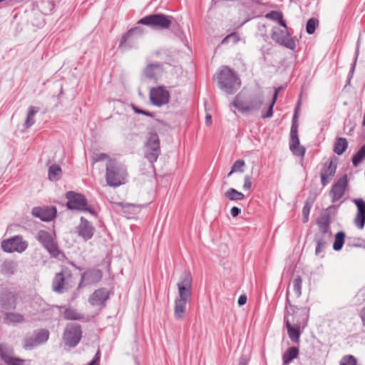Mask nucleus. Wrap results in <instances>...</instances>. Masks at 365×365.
<instances>
[{
	"label": "nucleus",
	"instance_id": "obj_6",
	"mask_svg": "<svg viewBox=\"0 0 365 365\" xmlns=\"http://www.w3.org/2000/svg\"><path fill=\"white\" fill-rule=\"evenodd\" d=\"M66 198L68 200L66 205L69 210L86 211L92 215L94 214V212L89 207L86 199L82 194L69 191L66 193Z\"/></svg>",
	"mask_w": 365,
	"mask_h": 365
},
{
	"label": "nucleus",
	"instance_id": "obj_32",
	"mask_svg": "<svg viewBox=\"0 0 365 365\" xmlns=\"http://www.w3.org/2000/svg\"><path fill=\"white\" fill-rule=\"evenodd\" d=\"M62 174L61 168L59 165L53 164L48 168V178L50 180H58Z\"/></svg>",
	"mask_w": 365,
	"mask_h": 365
},
{
	"label": "nucleus",
	"instance_id": "obj_31",
	"mask_svg": "<svg viewBox=\"0 0 365 365\" xmlns=\"http://www.w3.org/2000/svg\"><path fill=\"white\" fill-rule=\"evenodd\" d=\"M160 71L159 64L148 65L144 70V75L148 78H156Z\"/></svg>",
	"mask_w": 365,
	"mask_h": 365
},
{
	"label": "nucleus",
	"instance_id": "obj_62",
	"mask_svg": "<svg viewBox=\"0 0 365 365\" xmlns=\"http://www.w3.org/2000/svg\"><path fill=\"white\" fill-rule=\"evenodd\" d=\"M235 171H232V169L231 168L230 172L227 174V177H230Z\"/></svg>",
	"mask_w": 365,
	"mask_h": 365
},
{
	"label": "nucleus",
	"instance_id": "obj_51",
	"mask_svg": "<svg viewBox=\"0 0 365 365\" xmlns=\"http://www.w3.org/2000/svg\"><path fill=\"white\" fill-rule=\"evenodd\" d=\"M131 36V31H128L121 39L120 42L119 47L123 48L125 46L127 41L129 39V38Z\"/></svg>",
	"mask_w": 365,
	"mask_h": 365
},
{
	"label": "nucleus",
	"instance_id": "obj_25",
	"mask_svg": "<svg viewBox=\"0 0 365 365\" xmlns=\"http://www.w3.org/2000/svg\"><path fill=\"white\" fill-rule=\"evenodd\" d=\"M331 237V232H321L319 231L315 236V241L317 242V247L315 250L316 255H319L321 251L326 247L328 242Z\"/></svg>",
	"mask_w": 365,
	"mask_h": 365
},
{
	"label": "nucleus",
	"instance_id": "obj_38",
	"mask_svg": "<svg viewBox=\"0 0 365 365\" xmlns=\"http://www.w3.org/2000/svg\"><path fill=\"white\" fill-rule=\"evenodd\" d=\"M34 336L36 338V341L39 344L46 342L49 337V331L46 329H42L34 331Z\"/></svg>",
	"mask_w": 365,
	"mask_h": 365
},
{
	"label": "nucleus",
	"instance_id": "obj_14",
	"mask_svg": "<svg viewBox=\"0 0 365 365\" xmlns=\"http://www.w3.org/2000/svg\"><path fill=\"white\" fill-rule=\"evenodd\" d=\"M36 239L52 257H58L61 254L57 245L53 242L51 235L48 232L45 230L39 231L36 235Z\"/></svg>",
	"mask_w": 365,
	"mask_h": 365
},
{
	"label": "nucleus",
	"instance_id": "obj_22",
	"mask_svg": "<svg viewBox=\"0 0 365 365\" xmlns=\"http://www.w3.org/2000/svg\"><path fill=\"white\" fill-rule=\"evenodd\" d=\"M34 216L38 217L42 221L48 222L52 220L56 215V210L54 207H34L32 210Z\"/></svg>",
	"mask_w": 365,
	"mask_h": 365
},
{
	"label": "nucleus",
	"instance_id": "obj_58",
	"mask_svg": "<svg viewBox=\"0 0 365 365\" xmlns=\"http://www.w3.org/2000/svg\"><path fill=\"white\" fill-rule=\"evenodd\" d=\"M314 197H309L305 202V204H310V207L312 208V205L314 203Z\"/></svg>",
	"mask_w": 365,
	"mask_h": 365
},
{
	"label": "nucleus",
	"instance_id": "obj_12",
	"mask_svg": "<svg viewBox=\"0 0 365 365\" xmlns=\"http://www.w3.org/2000/svg\"><path fill=\"white\" fill-rule=\"evenodd\" d=\"M286 29L287 28L281 29L279 27H274L271 35L272 38L279 44L291 50H294L296 47L295 41L291 37Z\"/></svg>",
	"mask_w": 365,
	"mask_h": 365
},
{
	"label": "nucleus",
	"instance_id": "obj_15",
	"mask_svg": "<svg viewBox=\"0 0 365 365\" xmlns=\"http://www.w3.org/2000/svg\"><path fill=\"white\" fill-rule=\"evenodd\" d=\"M28 247V243L20 236H14L10 239L4 240L1 242V248L6 252H22Z\"/></svg>",
	"mask_w": 365,
	"mask_h": 365
},
{
	"label": "nucleus",
	"instance_id": "obj_57",
	"mask_svg": "<svg viewBox=\"0 0 365 365\" xmlns=\"http://www.w3.org/2000/svg\"><path fill=\"white\" fill-rule=\"evenodd\" d=\"M360 317L361 318V320H362L364 324H365V307L361 309V313H360Z\"/></svg>",
	"mask_w": 365,
	"mask_h": 365
},
{
	"label": "nucleus",
	"instance_id": "obj_34",
	"mask_svg": "<svg viewBox=\"0 0 365 365\" xmlns=\"http://www.w3.org/2000/svg\"><path fill=\"white\" fill-rule=\"evenodd\" d=\"M63 317L66 320H80L83 316L74 309L67 308L64 311Z\"/></svg>",
	"mask_w": 365,
	"mask_h": 365
},
{
	"label": "nucleus",
	"instance_id": "obj_35",
	"mask_svg": "<svg viewBox=\"0 0 365 365\" xmlns=\"http://www.w3.org/2000/svg\"><path fill=\"white\" fill-rule=\"evenodd\" d=\"M225 197L230 200H241L245 197L242 192L237 191L234 188H230L225 192Z\"/></svg>",
	"mask_w": 365,
	"mask_h": 365
},
{
	"label": "nucleus",
	"instance_id": "obj_47",
	"mask_svg": "<svg viewBox=\"0 0 365 365\" xmlns=\"http://www.w3.org/2000/svg\"><path fill=\"white\" fill-rule=\"evenodd\" d=\"M245 163L243 160H236L232 166V171L242 173V168L245 166Z\"/></svg>",
	"mask_w": 365,
	"mask_h": 365
},
{
	"label": "nucleus",
	"instance_id": "obj_48",
	"mask_svg": "<svg viewBox=\"0 0 365 365\" xmlns=\"http://www.w3.org/2000/svg\"><path fill=\"white\" fill-rule=\"evenodd\" d=\"M310 210V204H305L302 209V220L304 222H307L309 221Z\"/></svg>",
	"mask_w": 365,
	"mask_h": 365
},
{
	"label": "nucleus",
	"instance_id": "obj_10",
	"mask_svg": "<svg viewBox=\"0 0 365 365\" xmlns=\"http://www.w3.org/2000/svg\"><path fill=\"white\" fill-rule=\"evenodd\" d=\"M192 277L191 274L185 272L180 277V281L177 284L178 289V299L190 301L192 296Z\"/></svg>",
	"mask_w": 365,
	"mask_h": 365
},
{
	"label": "nucleus",
	"instance_id": "obj_8",
	"mask_svg": "<svg viewBox=\"0 0 365 365\" xmlns=\"http://www.w3.org/2000/svg\"><path fill=\"white\" fill-rule=\"evenodd\" d=\"M149 98L152 105L162 107L169 103L170 93L163 86L151 88L149 92Z\"/></svg>",
	"mask_w": 365,
	"mask_h": 365
},
{
	"label": "nucleus",
	"instance_id": "obj_63",
	"mask_svg": "<svg viewBox=\"0 0 365 365\" xmlns=\"http://www.w3.org/2000/svg\"><path fill=\"white\" fill-rule=\"evenodd\" d=\"M4 0H0V2L3 1Z\"/></svg>",
	"mask_w": 365,
	"mask_h": 365
},
{
	"label": "nucleus",
	"instance_id": "obj_61",
	"mask_svg": "<svg viewBox=\"0 0 365 365\" xmlns=\"http://www.w3.org/2000/svg\"><path fill=\"white\" fill-rule=\"evenodd\" d=\"M362 125L365 126V112H364V119L362 121Z\"/></svg>",
	"mask_w": 365,
	"mask_h": 365
},
{
	"label": "nucleus",
	"instance_id": "obj_45",
	"mask_svg": "<svg viewBox=\"0 0 365 365\" xmlns=\"http://www.w3.org/2000/svg\"><path fill=\"white\" fill-rule=\"evenodd\" d=\"M240 40V38L238 35L236 33H232L227 36H225L221 44H227L229 42H232V43H236Z\"/></svg>",
	"mask_w": 365,
	"mask_h": 365
},
{
	"label": "nucleus",
	"instance_id": "obj_1",
	"mask_svg": "<svg viewBox=\"0 0 365 365\" xmlns=\"http://www.w3.org/2000/svg\"><path fill=\"white\" fill-rule=\"evenodd\" d=\"M279 89L275 90L272 99L267 102L265 101L262 93L250 96L246 100H242L240 95H237L232 105L245 115H260L262 118H269L273 115V107L277 101Z\"/></svg>",
	"mask_w": 365,
	"mask_h": 365
},
{
	"label": "nucleus",
	"instance_id": "obj_41",
	"mask_svg": "<svg viewBox=\"0 0 365 365\" xmlns=\"http://www.w3.org/2000/svg\"><path fill=\"white\" fill-rule=\"evenodd\" d=\"M345 234L343 232H339L335 236L333 249L336 251L340 250L344 245Z\"/></svg>",
	"mask_w": 365,
	"mask_h": 365
},
{
	"label": "nucleus",
	"instance_id": "obj_21",
	"mask_svg": "<svg viewBox=\"0 0 365 365\" xmlns=\"http://www.w3.org/2000/svg\"><path fill=\"white\" fill-rule=\"evenodd\" d=\"M346 184L347 177L346 175H344L333 185L330 192L332 202H336L342 197L346 190Z\"/></svg>",
	"mask_w": 365,
	"mask_h": 365
},
{
	"label": "nucleus",
	"instance_id": "obj_33",
	"mask_svg": "<svg viewBox=\"0 0 365 365\" xmlns=\"http://www.w3.org/2000/svg\"><path fill=\"white\" fill-rule=\"evenodd\" d=\"M38 112V109L34 106H30L29 108V111L24 122V127L26 128H29L32 126L35 123L34 115Z\"/></svg>",
	"mask_w": 365,
	"mask_h": 365
},
{
	"label": "nucleus",
	"instance_id": "obj_54",
	"mask_svg": "<svg viewBox=\"0 0 365 365\" xmlns=\"http://www.w3.org/2000/svg\"><path fill=\"white\" fill-rule=\"evenodd\" d=\"M241 212V209L237 207H232L230 210L232 217H236Z\"/></svg>",
	"mask_w": 365,
	"mask_h": 365
},
{
	"label": "nucleus",
	"instance_id": "obj_13",
	"mask_svg": "<svg viewBox=\"0 0 365 365\" xmlns=\"http://www.w3.org/2000/svg\"><path fill=\"white\" fill-rule=\"evenodd\" d=\"M160 153V148L158 135L155 133H151L146 145L145 158L150 163H153L157 160Z\"/></svg>",
	"mask_w": 365,
	"mask_h": 365
},
{
	"label": "nucleus",
	"instance_id": "obj_29",
	"mask_svg": "<svg viewBox=\"0 0 365 365\" xmlns=\"http://www.w3.org/2000/svg\"><path fill=\"white\" fill-rule=\"evenodd\" d=\"M189 301L176 298L175 300L174 316L175 319H182L186 312V304Z\"/></svg>",
	"mask_w": 365,
	"mask_h": 365
},
{
	"label": "nucleus",
	"instance_id": "obj_7",
	"mask_svg": "<svg viewBox=\"0 0 365 365\" xmlns=\"http://www.w3.org/2000/svg\"><path fill=\"white\" fill-rule=\"evenodd\" d=\"M299 105L300 101H299L297 103L293 116V123L290 132L291 139L289 143V148L294 155L297 156H304L305 153V148L299 145V139L297 134V125L296 124Z\"/></svg>",
	"mask_w": 365,
	"mask_h": 365
},
{
	"label": "nucleus",
	"instance_id": "obj_43",
	"mask_svg": "<svg viewBox=\"0 0 365 365\" xmlns=\"http://www.w3.org/2000/svg\"><path fill=\"white\" fill-rule=\"evenodd\" d=\"M302 278L297 276L293 281V288L296 297L299 298L302 294Z\"/></svg>",
	"mask_w": 365,
	"mask_h": 365
},
{
	"label": "nucleus",
	"instance_id": "obj_9",
	"mask_svg": "<svg viewBox=\"0 0 365 365\" xmlns=\"http://www.w3.org/2000/svg\"><path fill=\"white\" fill-rule=\"evenodd\" d=\"M81 334L80 325L74 323L67 324L63 336L65 344L70 347H75L81 339Z\"/></svg>",
	"mask_w": 365,
	"mask_h": 365
},
{
	"label": "nucleus",
	"instance_id": "obj_40",
	"mask_svg": "<svg viewBox=\"0 0 365 365\" xmlns=\"http://www.w3.org/2000/svg\"><path fill=\"white\" fill-rule=\"evenodd\" d=\"M365 159V145H363L359 151L353 156L352 163L354 167H357L363 160Z\"/></svg>",
	"mask_w": 365,
	"mask_h": 365
},
{
	"label": "nucleus",
	"instance_id": "obj_50",
	"mask_svg": "<svg viewBox=\"0 0 365 365\" xmlns=\"http://www.w3.org/2000/svg\"><path fill=\"white\" fill-rule=\"evenodd\" d=\"M252 187V181L251 178L249 175H245L244 178V185L243 188L244 190H249Z\"/></svg>",
	"mask_w": 365,
	"mask_h": 365
},
{
	"label": "nucleus",
	"instance_id": "obj_30",
	"mask_svg": "<svg viewBox=\"0 0 365 365\" xmlns=\"http://www.w3.org/2000/svg\"><path fill=\"white\" fill-rule=\"evenodd\" d=\"M127 168L123 165L115 167V187L124 185L128 181Z\"/></svg>",
	"mask_w": 365,
	"mask_h": 365
},
{
	"label": "nucleus",
	"instance_id": "obj_28",
	"mask_svg": "<svg viewBox=\"0 0 365 365\" xmlns=\"http://www.w3.org/2000/svg\"><path fill=\"white\" fill-rule=\"evenodd\" d=\"M25 321L24 316L20 313L7 311L4 314V322L6 324H21Z\"/></svg>",
	"mask_w": 365,
	"mask_h": 365
},
{
	"label": "nucleus",
	"instance_id": "obj_56",
	"mask_svg": "<svg viewBox=\"0 0 365 365\" xmlns=\"http://www.w3.org/2000/svg\"><path fill=\"white\" fill-rule=\"evenodd\" d=\"M205 123L207 125H210L212 123V117L211 115L207 114L205 116Z\"/></svg>",
	"mask_w": 365,
	"mask_h": 365
},
{
	"label": "nucleus",
	"instance_id": "obj_2",
	"mask_svg": "<svg viewBox=\"0 0 365 365\" xmlns=\"http://www.w3.org/2000/svg\"><path fill=\"white\" fill-rule=\"evenodd\" d=\"M217 84L222 91L230 95L240 88L241 81L233 70L223 66L217 76Z\"/></svg>",
	"mask_w": 365,
	"mask_h": 365
},
{
	"label": "nucleus",
	"instance_id": "obj_26",
	"mask_svg": "<svg viewBox=\"0 0 365 365\" xmlns=\"http://www.w3.org/2000/svg\"><path fill=\"white\" fill-rule=\"evenodd\" d=\"M336 166L331 161L326 165L321 173V182L323 186H326L330 182L336 173Z\"/></svg>",
	"mask_w": 365,
	"mask_h": 365
},
{
	"label": "nucleus",
	"instance_id": "obj_46",
	"mask_svg": "<svg viewBox=\"0 0 365 365\" xmlns=\"http://www.w3.org/2000/svg\"><path fill=\"white\" fill-rule=\"evenodd\" d=\"M340 365H357V361L353 356L347 355L341 359Z\"/></svg>",
	"mask_w": 365,
	"mask_h": 365
},
{
	"label": "nucleus",
	"instance_id": "obj_20",
	"mask_svg": "<svg viewBox=\"0 0 365 365\" xmlns=\"http://www.w3.org/2000/svg\"><path fill=\"white\" fill-rule=\"evenodd\" d=\"M352 202L357 207L354 223L358 228L363 229L365 225V201L361 198H355Z\"/></svg>",
	"mask_w": 365,
	"mask_h": 365
},
{
	"label": "nucleus",
	"instance_id": "obj_4",
	"mask_svg": "<svg viewBox=\"0 0 365 365\" xmlns=\"http://www.w3.org/2000/svg\"><path fill=\"white\" fill-rule=\"evenodd\" d=\"M73 284L72 274L69 270L63 269L56 274L52 282V289L53 292L62 294L71 288Z\"/></svg>",
	"mask_w": 365,
	"mask_h": 365
},
{
	"label": "nucleus",
	"instance_id": "obj_36",
	"mask_svg": "<svg viewBox=\"0 0 365 365\" xmlns=\"http://www.w3.org/2000/svg\"><path fill=\"white\" fill-rule=\"evenodd\" d=\"M299 351L296 347L289 348L283 355V362L284 364H288L294 359L298 356Z\"/></svg>",
	"mask_w": 365,
	"mask_h": 365
},
{
	"label": "nucleus",
	"instance_id": "obj_24",
	"mask_svg": "<svg viewBox=\"0 0 365 365\" xmlns=\"http://www.w3.org/2000/svg\"><path fill=\"white\" fill-rule=\"evenodd\" d=\"M109 293L106 289L96 290L89 297V302L93 306H101L108 299Z\"/></svg>",
	"mask_w": 365,
	"mask_h": 365
},
{
	"label": "nucleus",
	"instance_id": "obj_27",
	"mask_svg": "<svg viewBox=\"0 0 365 365\" xmlns=\"http://www.w3.org/2000/svg\"><path fill=\"white\" fill-rule=\"evenodd\" d=\"M331 217L328 210H325L321 213L317 220L319 226V231L321 232H331L330 231Z\"/></svg>",
	"mask_w": 365,
	"mask_h": 365
},
{
	"label": "nucleus",
	"instance_id": "obj_23",
	"mask_svg": "<svg viewBox=\"0 0 365 365\" xmlns=\"http://www.w3.org/2000/svg\"><path fill=\"white\" fill-rule=\"evenodd\" d=\"M77 231L79 236L85 240H88L93 237L94 228L87 220L81 217V223L77 227Z\"/></svg>",
	"mask_w": 365,
	"mask_h": 365
},
{
	"label": "nucleus",
	"instance_id": "obj_42",
	"mask_svg": "<svg viewBox=\"0 0 365 365\" xmlns=\"http://www.w3.org/2000/svg\"><path fill=\"white\" fill-rule=\"evenodd\" d=\"M36 338L34 336H27L24 339V347L26 349H32L34 347L40 345L38 341H36Z\"/></svg>",
	"mask_w": 365,
	"mask_h": 365
},
{
	"label": "nucleus",
	"instance_id": "obj_60",
	"mask_svg": "<svg viewBox=\"0 0 365 365\" xmlns=\"http://www.w3.org/2000/svg\"><path fill=\"white\" fill-rule=\"evenodd\" d=\"M357 56H358V50L356 51V56H355V61H354V63H356V59H357ZM354 66L355 64H354L353 67H352V71L354 69Z\"/></svg>",
	"mask_w": 365,
	"mask_h": 365
},
{
	"label": "nucleus",
	"instance_id": "obj_39",
	"mask_svg": "<svg viewBox=\"0 0 365 365\" xmlns=\"http://www.w3.org/2000/svg\"><path fill=\"white\" fill-rule=\"evenodd\" d=\"M266 18L272 19L273 21H278L282 26H283L284 28H287L286 23L283 20V16L280 12L274 11H271L270 13L266 14Z\"/></svg>",
	"mask_w": 365,
	"mask_h": 365
},
{
	"label": "nucleus",
	"instance_id": "obj_11",
	"mask_svg": "<svg viewBox=\"0 0 365 365\" xmlns=\"http://www.w3.org/2000/svg\"><path fill=\"white\" fill-rule=\"evenodd\" d=\"M106 160V184L103 185L114 187V160L108 159V156L104 153H96L94 154L92 158L93 164Z\"/></svg>",
	"mask_w": 365,
	"mask_h": 365
},
{
	"label": "nucleus",
	"instance_id": "obj_19",
	"mask_svg": "<svg viewBox=\"0 0 365 365\" xmlns=\"http://www.w3.org/2000/svg\"><path fill=\"white\" fill-rule=\"evenodd\" d=\"M102 272L98 269H91L81 275V279L78 284V289L98 283L102 279Z\"/></svg>",
	"mask_w": 365,
	"mask_h": 365
},
{
	"label": "nucleus",
	"instance_id": "obj_44",
	"mask_svg": "<svg viewBox=\"0 0 365 365\" xmlns=\"http://www.w3.org/2000/svg\"><path fill=\"white\" fill-rule=\"evenodd\" d=\"M317 23L318 21L313 18L308 20L307 23L306 31L309 34H312L314 33Z\"/></svg>",
	"mask_w": 365,
	"mask_h": 365
},
{
	"label": "nucleus",
	"instance_id": "obj_18",
	"mask_svg": "<svg viewBox=\"0 0 365 365\" xmlns=\"http://www.w3.org/2000/svg\"><path fill=\"white\" fill-rule=\"evenodd\" d=\"M115 212H120L123 215H124L127 218L133 217L134 215L139 213L141 210L146 207V205H140V204H132V203H125L123 202H115Z\"/></svg>",
	"mask_w": 365,
	"mask_h": 365
},
{
	"label": "nucleus",
	"instance_id": "obj_17",
	"mask_svg": "<svg viewBox=\"0 0 365 365\" xmlns=\"http://www.w3.org/2000/svg\"><path fill=\"white\" fill-rule=\"evenodd\" d=\"M13 348L7 344H0V359L7 365H24V360L13 357Z\"/></svg>",
	"mask_w": 365,
	"mask_h": 365
},
{
	"label": "nucleus",
	"instance_id": "obj_3",
	"mask_svg": "<svg viewBox=\"0 0 365 365\" xmlns=\"http://www.w3.org/2000/svg\"><path fill=\"white\" fill-rule=\"evenodd\" d=\"M287 301L288 305L286 307L287 314L284 317V321L288 335L292 341H297L299 339V328L300 327V323L298 320L295 321L293 316L297 308L289 304L288 298L287 299Z\"/></svg>",
	"mask_w": 365,
	"mask_h": 365
},
{
	"label": "nucleus",
	"instance_id": "obj_55",
	"mask_svg": "<svg viewBox=\"0 0 365 365\" xmlns=\"http://www.w3.org/2000/svg\"><path fill=\"white\" fill-rule=\"evenodd\" d=\"M246 302H247V297L244 294L240 296L238 301H237L238 304L240 306H242V305L245 304Z\"/></svg>",
	"mask_w": 365,
	"mask_h": 365
},
{
	"label": "nucleus",
	"instance_id": "obj_52",
	"mask_svg": "<svg viewBox=\"0 0 365 365\" xmlns=\"http://www.w3.org/2000/svg\"><path fill=\"white\" fill-rule=\"evenodd\" d=\"M133 109H134V111L136 113L143 114V115H147V116H149V117H153V114L152 113L148 112V111H145L144 110L138 108L136 107H134Z\"/></svg>",
	"mask_w": 365,
	"mask_h": 365
},
{
	"label": "nucleus",
	"instance_id": "obj_49",
	"mask_svg": "<svg viewBox=\"0 0 365 365\" xmlns=\"http://www.w3.org/2000/svg\"><path fill=\"white\" fill-rule=\"evenodd\" d=\"M4 268L7 269L11 274H13L16 269V264L13 262H8L4 264Z\"/></svg>",
	"mask_w": 365,
	"mask_h": 365
},
{
	"label": "nucleus",
	"instance_id": "obj_37",
	"mask_svg": "<svg viewBox=\"0 0 365 365\" xmlns=\"http://www.w3.org/2000/svg\"><path fill=\"white\" fill-rule=\"evenodd\" d=\"M348 143L346 138H339L337 139L334 145V152L337 155H341L347 148Z\"/></svg>",
	"mask_w": 365,
	"mask_h": 365
},
{
	"label": "nucleus",
	"instance_id": "obj_53",
	"mask_svg": "<svg viewBox=\"0 0 365 365\" xmlns=\"http://www.w3.org/2000/svg\"><path fill=\"white\" fill-rule=\"evenodd\" d=\"M100 361V354L99 351H98L94 358L92 359V361L88 364V365H99Z\"/></svg>",
	"mask_w": 365,
	"mask_h": 365
},
{
	"label": "nucleus",
	"instance_id": "obj_16",
	"mask_svg": "<svg viewBox=\"0 0 365 365\" xmlns=\"http://www.w3.org/2000/svg\"><path fill=\"white\" fill-rule=\"evenodd\" d=\"M16 300L17 296L16 293L8 289H3L0 293V306L1 309L0 312L15 309L16 307Z\"/></svg>",
	"mask_w": 365,
	"mask_h": 365
},
{
	"label": "nucleus",
	"instance_id": "obj_59",
	"mask_svg": "<svg viewBox=\"0 0 365 365\" xmlns=\"http://www.w3.org/2000/svg\"><path fill=\"white\" fill-rule=\"evenodd\" d=\"M247 361L246 359H245V358L240 359L239 365H247Z\"/></svg>",
	"mask_w": 365,
	"mask_h": 365
},
{
	"label": "nucleus",
	"instance_id": "obj_5",
	"mask_svg": "<svg viewBox=\"0 0 365 365\" xmlns=\"http://www.w3.org/2000/svg\"><path fill=\"white\" fill-rule=\"evenodd\" d=\"M172 16L162 14H151L139 20L138 23L149 26L154 29L163 30L170 27L172 23Z\"/></svg>",
	"mask_w": 365,
	"mask_h": 365
}]
</instances>
